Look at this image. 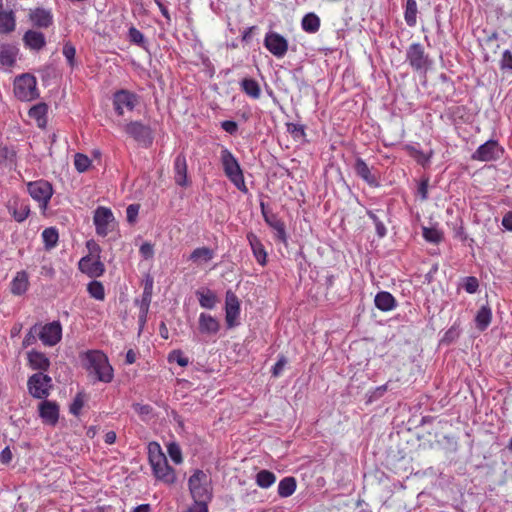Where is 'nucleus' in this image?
<instances>
[{"mask_svg": "<svg viewBox=\"0 0 512 512\" xmlns=\"http://www.w3.org/2000/svg\"><path fill=\"white\" fill-rule=\"evenodd\" d=\"M79 357L83 368L94 382H112L114 369L105 353L100 350H87L82 352Z\"/></svg>", "mask_w": 512, "mask_h": 512, "instance_id": "obj_1", "label": "nucleus"}, {"mask_svg": "<svg viewBox=\"0 0 512 512\" xmlns=\"http://www.w3.org/2000/svg\"><path fill=\"white\" fill-rule=\"evenodd\" d=\"M148 458L152 473L158 481L167 485H172L176 482L175 470L168 464L167 457L158 443L152 442L149 444Z\"/></svg>", "mask_w": 512, "mask_h": 512, "instance_id": "obj_2", "label": "nucleus"}, {"mask_svg": "<svg viewBox=\"0 0 512 512\" xmlns=\"http://www.w3.org/2000/svg\"><path fill=\"white\" fill-rule=\"evenodd\" d=\"M220 160L223 170L228 179L242 192H247L244 176L239 162L235 156L227 148H223L220 152Z\"/></svg>", "mask_w": 512, "mask_h": 512, "instance_id": "obj_3", "label": "nucleus"}, {"mask_svg": "<svg viewBox=\"0 0 512 512\" xmlns=\"http://www.w3.org/2000/svg\"><path fill=\"white\" fill-rule=\"evenodd\" d=\"M14 96L24 102H29L39 97L37 79L29 73L17 76L13 82Z\"/></svg>", "mask_w": 512, "mask_h": 512, "instance_id": "obj_4", "label": "nucleus"}, {"mask_svg": "<svg viewBox=\"0 0 512 512\" xmlns=\"http://www.w3.org/2000/svg\"><path fill=\"white\" fill-rule=\"evenodd\" d=\"M189 490L194 500L210 501L212 494L209 487V479L205 472L196 470L189 478Z\"/></svg>", "mask_w": 512, "mask_h": 512, "instance_id": "obj_5", "label": "nucleus"}, {"mask_svg": "<svg viewBox=\"0 0 512 512\" xmlns=\"http://www.w3.org/2000/svg\"><path fill=\"white\" fill-rule=\"evenodd\" d=\"M52 387V378L43 372L34 373L27 381L28 392L36 399H46Z\"/></svg>", "mask_w": 512, "mask_h": 512, "instance_id": "obj_6", "label": "nucleus"}, {"mask_svg": "<svg viewBox=\"0 0 512 512\" xmlns=\"http://www.w3.org/2000/svg\"><path fill=\"white\" fill-rule=\"evenodd\" d=\"M93 223L95 225L97 235L102 237L107 236L117 227V221L112 210L104 206H99L95 209Z\"/></svg>", "mask_w": 512, "mask_h": 512, "instance_id": "obj_7", "label": "nucleus"}, {"mask_svg": "<svg viewBox=\"0 0 512 512\" xmlns=\"http://www.w3.org/2000/svg\"><path fill=\"white\" fill-rule=\"evenodd\" d=\"M32 332L38 333L40 340L44 345L54 346L62 337V327L60 322H47L44 326L39 327L37 324L31 329Z\"/></svg>", "mask_w": 512, "mask_h": 512, "instance_id": "obj_8", "label": "nucleus"}, {"mask_svg": "<svg viewBox=\"0 0 512 512\" xmlns=\"http://www.w3.org/2000/svg\"><path fill=\"white\" fill-rule=\"evenodd\" d=\"M28 192L39 203L40 208L46 209L53 195V188L48 181L38 180L28 184Z\"/></svg>", "mask_w": 512, "mask_h": 512, "instance_id": "obj_9", "label": "nucleus"}, {"mask_svg": "<svg viewBox=\"0 0 512 512\" xmlns=\"http://www.w3.org/2000/svg\"><path fill=\"white\" fill-rule=\"evenodd\" d=\"M504 149L496 140H488L480 145L472 154V159L481 162H490L502 157Z\"/></svg>", "mask_w": 512, "mask_h": 512, "instance_id": "obj_10", "label": "nucleus"}, {"mask_svg": "<svg viewBox=\"0 0 512 512\" xmlns=\"http://www.w3.org/2000/svg\"><path fill=\"white\" fill-rule=\"evenodd\" d=\"M125 132L145 147H149L153 142L151 128L139 121H132L126 124Z\"/></svg>", "mask_w": 512, "mask_h": 512, "instance_id": "obj_11", "label": "nucleus"}, {"mask_svg": "<svg viewBox=\"0 0 512 512\" xmlns=\"http://www.w3.org/2000/svg\"><path fill=\"white\" fill-rule=\"evenodd\" d=\"M265 48L276 58H283L288 51L287 39L277 32L270 31L264 38Z\"/></svg>", "mask_w": 512, "mask_h": 512, "instance_id": "obj_12", "label": "nucleus"}, {"mask_svg": "<svg viewBox=\"0 0 512 512\" xmlns=\"http://www.w3.org/2000/svg\"><path fill=\"white\" fill-rule=\"evenodd\" d=\"M406 59L410 66L418 71L426 70L430 65L429 57L420 43H413L409 46Z\"/></svg>", "mask_w": 512, "mask_h": 512, "instance_id": "obj_13", "label": "nucleus"}, {"mask_svg": "<svg viewBox=\"0 0 512 512\" xmlns=\"http://www.w3.org/2000/svg\"><path fill=\"white\" fill-rule=\"evenodd\" d=\"M113 104L116 112L123 115L125 110L132 111L137 104V96L127 90H120L114 94Z\"/></svg>", "mask_w": 512, "mask_h": 512, "instance_id": "obj_14", "label": "nucleus"}, {"mask_svg": "<svg viewBox=\"0 0 512 512\" xmlns=\"http://www.w3.org/2000/svg\"><path fill=\"white\" fill-rule=\"evenodd\" d=\"M42 400L38 406L39 416L44 424L55 426L59 420V406L55 401Z\"/></svg>", "mask_w": 512, "mask_h": 512, "instance_id": "obj_15", "label": "nucleus"}, {"mask_svg": "<svg viewBox=\"0 0 512 512\" xmlns=\"http://www.w3.org/2000/svg\"><path fill=\"white\" fill-rule=\"evenodd\" d=\"M81 272L87 274L91 278L100 277L104 271V264L99 260V256L95 259L91 256H85L78 263Z\"/></svg>", "mask_w": 512, "mask_h": 512, "instance_id": "obj_16", "label": "nucleus"}, {"mask_svg": "<svg viewBox=\"0 0 512 512\" xmlns=\"http://www.w3.org/2000/svg\"><path fill=\"white\" fill-rule=\"evenodd\" d=\"M174 179L179 186L186 187L189 185L187 160L184 154H178L174 160Z\"/></svg>", "mask_w": 512, "mask_h": 512, "instance_id": "obj_17", "label": "nucleus"}, {"mask_svg": "<svg viewBox=\"0 0 512 512\" xmlns=\"http://www.w3.org/2000/svg\"><path fill=\"white\" fill-rule=\"evenodd\" d=\"M8 210L13 218L21 223L27 219L30 213L29 205L25 201L14 199L8 204Z\"/></svg>", "mask_w": 512, "mask_h": 512, "instance_id": "obj_18", "label": "nucleus"}, {"mask_svg": "<svg viewBox=\"0 0 512 512\" xmlns=\"http://www.w3.org/2000/svg\"><path fill=\"white\" fill-rule=\"evenodd\" d=\"M17 47L9 44L0 45V68H11L17 58Z\"/></svg>", "mask_w": 512, "mask_h": 512, "instance_id": "obj_19", "label": "nucleus"}, {"mask_svg": "<svg viewBox=\"0 0 512 512\" xmlns=\"http://www.w3.org/2000/svg\"><path fill=\"white\" fill-rule=\"evenodd\" d=\"M247 240L257 262L264 266L266 264L267 253L260 239L252 232L247 234Z\"/></svg>", "mask_w": 512, "mask_h": 512, "instance_id": "obj_20", "label": "nucleus"}, {"mask_svg": "<svg viewBox=\"0 0 512 512\" xmlns=\"http://www.w3.org/2000/svg\"><path fill=\"white\" fill-rule=\"evenodd\" d=\"M32 23L40 28H47L53 23V15L49 10L37 8L30 13Z\"/></svg>", "mask_w": 512, "mask_h": 512, "instance_id": "obj_21", "label": "nucleus"}, {"mask_svg": "<svg viewBox=\"0 0 512 512\" xmlns=\"http://www.w3.org/2000/svg\"><path fill=\"white\" fill-rule=\"evenodd\" d=\"M27 357L29 366L33 370H39V372H43L49 369L50 361L45 354L38 351H30L28 352Z\"/></svg>", "mask_w": 512, "mask_h": 512, "instance_id": "obj_22", "label": "nucleus"}, {"mask_svg": "<svg viewBox=\"0 0 512 512\" xmlns=\"http://www.w3.org/2000/svg\"><path fill=\"white\" fill-rule=\"evenodd\" d=\"M23 41L27 47L36 51L41 50L46 45L44 34L35 30L27 31L24 34Z\"/></svg>", "mask_w": 512, "mask_h": 512, "instance_id": "obj_23", "label": "nucleus"}, {"mask_svg": "<svg viewBox=\"0 0 512 512\" xmlns=\"http://www.w3.org/2000/svg\"><path fill=\"white\" fill-rule=\"evenodd\" d=\"M225 310H226V320H235L239 316V313H240L239 299L230 290L226 292Z\"/></svg>", "mask_w": 512, "mask_h": 512, "instance_id": "obj_24", "label": "nucleus"}, {"mask_svg": "<svg viewBox=\"0 0 512 512\" xmlns=\"http://www.w3.org/2000/svg\"><path fill=\"white\" fill-rule=\"evenodd\" d=\"M193 332L201 340L215 335L219 331V322H198L197 327L192 326Z\"/></svg>", "mask_w": 512, "mask_h": 512, "instance_id": "obj_25", "label": "nucleus"}, {"mask_svg": "<svg viewBox=\"0 0 512 512\" xmlns=\"http://www.w3.org/2000/svg\"><path fill=\"white\" fill-rule=\"evenodd\" d=\"M28 286L29 278L25 271L17 272L10 284L11 292L14 295L24 294L27 291Z\"/></svg>", "mask_w": 512, "mask_h": 512, "instance_id": "obj_26", "label": "nucleus"}, {"mask_svg": "<svg viewBox=\"0 0 512 512\" xmlns=\"http://www.w3.org/2000/svg\"><path fill=\"white\" fill-rule=\"evenodd\" d=\"M374 303L382 311H391L396 307L394 296L386 291L378 292L374 298Z\"/></svg>", "mask_w": 512, "mask_h": 512, "instance_id": "obj_27", "label": "nucleus"}, {"mask_svg": "<svg viewBox=\"0 0 512 512\" xmlns=\"http://www.w3.org/2000/svg\"><path fill=\"white\" fill-rule=\"evenodd\" d=\"M48 106L45 103H39L30 108L28 114L30 118L36 121L39 128H45L47 125Z\"/></svg>", "mask_w": 512, "mask_h": 512, "instance_id": "obj_28", "label": "nucleus"}, {"mask_svg": "<svg viewBox=\"0 0 512 512\" xmlns=\"http://www.w3.org/2000/svg\"><path fill=\"white\" fill-rule=\"evenodd\" d=\"M320 18L314 12L307 13L301 20V28L303 31L309 34H315L320 29Z\"/></svg>", "mask_w": 512, "mask_h": 512, "instance_id": "obj_29", "label": "nucleus"}, {"mask_svg": "<svg viewBox=\"0 0 512 512\" xmlns=\"http://www.w3.org/2000/svg\"><path fill=\"white\" fill-rule=\"evenodd\" d=\"M261 208L266 223L277 232L278 238L284 241L286 238V233L283 222L279 220L275 215L269 216L264 209L263 203H261Z\"/></svg>", "mask_w": 512, "mask_h": 512, "instance_id": "obj_30", "label": "nucleus"}, {"mask_svg": "<svg viewBox=\"0 0 512 512\" xmlns=\"http://www.w3.org/2000/svg\"><path fill=\"white\" fill-rule=\"evenodd\" d=\"M152 286H153L152 280L147 281L145 284L143 294H142V299L139 302V307H140L139 320H142V319L146 318V316H147V311H148V308H149V305L151 302V298H152Z\"/></svg>", "mask_w": 512, "mask_h": 512, "instance_id": "obj_31", "label": "nucleus"}, {"mask_svg": "<svg viewBox=\"0 0 512 512\" xmlns=\"http://www.w3.org/2000/svg\"><path fill=\"white\" fill-rule=\"evenodd\" d=\"M242 91L252 99H259L261 96V89L258 82L251 78H244L240 82Z\"/></svg>", "mask_w": 512, "mask_h": 512, "instance_id": "obj_32", "label": "nucleus"}, {"mask_svg": "<svg viewBox=\"0 0 512 512\" xmlns=\"http://www.w3.org/2000/svg\"><path fill=\"white\" fill-rule=\"evenodd\" d=\"M214 256L213 251L208 247H199L193 250L189 259L197 265H201L212 260Z\"/></svg>", "mask_w": 512, "mask_h": 512, "instance_id": "obj_33", "label": "nucleus"}, {"mask_svg": "<svg viewBox=\"0 0 512 512\" xmlns=\"http://www.w3.org/2000/svg\"><path fill=\"white\" fill-rule=\"evenodd\" d=\"M355 171L359 177H361L365 182L370 185L376 184V178L371 173L370 168L365 163V161L361 158H357L355 162Z\"/></svg>", "mask_w": 512, "mask_h": 512, "instance_id": "obj_34", "label": "nucleus"}, {"mask_svg": "<svg viewBox=\"0 0 512 512\" xmlns=\"http://www.w3.org/2000/svg\"><path fill=\"white\" fill-rule=\"evenodd\" d=\"M296 487L297 483L294 477H285L278 484V495L282 498L290 497L295 492Z\"/></svg>", "mask_w": 512, "mask_h": 512, "instance_id": "obj_35", "label": "nucleus"}, {"mask_svg": "<svg viewBox=\"0 0 512 512\" xmlns=\"http://www.w3.org/2000/svg\"><path fill=\"white\" fill-rule=\"evenodd\" d=\"M199 303L202 307L211 309L216 305V294L210 289H200L196 292Z\"/></svg>", "mask_w": 512, "mask_h": 512, "instance_id": "obj_36", "label": "nucleus"}, {"mask_svg": "<svg viewBox=\"0 0 512 512\" xmlns=\"http://www.w3.org/2000/svg\"><path fill=\"white\" fill-rule=\"evenodd\" d=\"M276 481V476L269 470H261L256 475V483L259 487L267 489Z\"/></svg>", "mask_w": 512, "mask_h": 512, "instance_id": "obj_37", "label": "nucleus"}, {"mask_svg": "<svg viewBox=\"0 0 512 512\" xmlns=\"http://www.w3.org/2000/svg\"><path fill=\"white\" fill-rule=\"evenodd\" d=\"M15 29V19L12 12L2 11L0 13V32L9 33Z\"/></svg>", "mask_w": 512, "mask_h": 512, "instance_id": "obj_38", "label": "nucleus"}, {"mask_svg": "<svg viewBox=\"0 0 512 512\" xmlns=\"http://www.w3.org/2000/svg\"><path fill=\"white\" fill-rule=\"evenodd\" d=\"M427 242L438 244L443 240V232L436 227H424L422 233Z\"/></svg>", "mask_w": 512, "mask_h": 512, "instance_id": "obj_39", "label": "nucleus"}, {"mask_svg": "<svg viewBox=\"0 0 512 512\" xmlns=\"http://www.w3.org/2000/svg\"><path fill=\"white\" fill-rule=\"evenodd\" d=\"M58 238H59L58 231L53 227L46 228L42 232L43 242H44L46 248H48V249H51L56 246V244L58 242Z\"/></svg>", "mask_w": 512, "mask_h": 512, "instance_id": "obj_40", "label": "nucleus"}, {"mask_svg": "<svg viewBox=\"0 0 512 512\" xmlns=\"http://www.w3.org/2000/svg\"><path fill=\"white\" fill-rule=\"evenodd\" d=\"M87 290H88L90 296L93 297L94 299L104 300L105 290H104V286L101 282L96 281V280L91 281L87 286Z\"/></svg>", "mask_w": 512, "mask_h": 512, "instance_id": "obj_41", "label": "nucleus"}, {"mask_svg": "<svg viewBox=\"0 0 512 512\" xmlns=\"http://www.w3.org/2000/svg\"><path fill=\"white\" fill-rule=\"evenodd\" d=\"M417 6L415 0H408L405 11V21L408 26L413 27L416 24Z\"/></svg>", "mask_w": 512, "mask_h": 512, "instance_id": "obj_42", "label": "nucleus"}, {"mask_svg": "<svg viewBox=\"0 0 512 512\" xmlns=\"http://www.w3.org/2000/svg\"><path fill=\"white\" fill-rule=\"evenodd\" d=\"M167 452L169 457L175 464L178 465L183 462L181 448L176 442H171L167 445Z\"/></svg>", "mask_w": 512, "mask_h": 512, "instance_id": "obj_43", "label": "nucleus"}, {"mask_svg": "<svg viewBox=\"0 0 512 512\" xmlns=\"http://www.w3.org/2000/svg\"><path fill=\"white\" fill-rule=\"evenodd\" d=\"M74 165H75L76 170L78 172L82 173L89 169V167L91 165V160L89 159L88 156L81 154V153H77V154H75V157H74Z\"/></svg>", "mask_w": 512, "mask_h": 512, "instance_id": "obj_44", "label": "nucleus"}, {"mask_svg": "<svg viewBox=\"0 0 512 512\" xmlns=\"http://www.w3.org/2000/svg\"><path fill=\"white\" fill-rule=\"evenodd\" d=\"M170 363H177L181 367H186L189 364V359L181 350H173L168 355Z\"/></svg>", "mask_w": 512, "mask_h": 512, "instance_id": "obj_45", "label": "nucleus"}, {"mask_svg": "<svg viewBox=\"0 0 512 512\" xmlns=\"http://www.w3.org/2000/svg\"><path fill=\"white\" fill-rule=\"evenodd\" d=\"M411 155L416 159L418 163L422 166H427L430 163V159L433 155V152L424 153L416 148H410Z\"/></svg>", "mask_w": 512, "mask_h": 512, "instance_id": "obj_46", "label": "nucleus"}, {"mask_svg": "<svg viewBox=\"0 0 512 512\" xmlns=\"http://www.w3.org/2000/svg\"><path fill=\"white\" fill-rule=\"evenodd\" d=\"M62 52L69 64V66L74 67L76 65V61H75L76 49H75L74 45H72L70 42H66L63 46Z\"/></svg>", "mask_w": 512, "mask_h": 512, "instance_id": "obj_47", "label": "nucleus"}, {"mask_svg": "<svg viewBox=\"0 0 512 512\" xmlns=\"http://www.w3.org/2000/svg\"><path fill=\"white\" fill-rule=\"evenodd\" d=\"M128 36H129V39L131 42H133L139 46H144L145 37H144L143 33L140 30H138L137 28L131 27L128 31Z\"/></svg>", "mask_w": 512, "mask_h": 512, "instance_id": "obj_48", "label": "nucleus"}, {"mask_svg": "<svg viewBox=\"0 0 512 512\" xmlns=\"http://www.w3.org/2000/svg\"><path fill=\"white\" fill-rule=\"evenodd\" d=\"M134 410L142 417L143 420H147L152 415V407L148 404L135 403L133 404Z\"/></svg>", "mask_w": 512, "mask_h": 512, "instance_id": "obj_49", "label": "nucleus"}, {"mask_svg": "<svg viewBox=\"0 0 512 512\" xmlns=\"http://www.w3.org/2000/svg\"><path fill=\"white\" fill-rule=\"evenodd\" d=\"M460 335V329L458 325L454 324L448 331L445 332L443 338L441 339L442 343H451L455 339H457Z\"/></svg>", "mask_w": 512, "mask_h": 512, "instance_id": "obj_50", "label": "nucleus"}, {"mask_svg": "<svg viewBox=\"0 0 512 512\" xmlns=\"http://www.w3.org/2000/svg\"><path fill=\"white\" fill-rule=\"evenodd\" d=\"M286 364H287L286 357L283 355L279 356L277 362L272 367V375L274 377H279L282 374L283 369Z\"/></svg>", "mask_w": 512, "mask_h": 512, "instance_id": "obj_51", "label": "nucleus"}, {"mask_svg": "<svg viewBox=\"0 0 512 512\" xmlns=\"http://www.w3.org/2000/svg\"><path fill=\"white\" fill-rule=\"evenodd\" d=\"M479 287L478 280L475 277H466L464 280V289L466 292L473 294Z\"/></svg>", "mask_w": 512, "mask_h": 512, "instance_id": "obj_52", "label": "nucleus"}, {"mask_svg": "<svg viewBox=\"0 0 512 512\" xmlns=\"http://www.w3.org/2000/svg\"><path fill=\"white\" fill-rule=\"evenodd\" d=\"M501 69H509L512 70V52L510 50H505L502 54V58L500 61Z\"/></svg>", "mask_w": 512, "mask_h": 512, "instance_id": "obj_53", "label": "nucleus"}, {"mask_svg": "<svg viewBox=\"0 0 512 512\" xmlns=\"http://www.w3.org/2000/svg\"><path fill=\"white\" fill-rule=\"evenodd\" d=\"M84 401L80 395H77L70 405V413L77 416L83 408Z\"/></svg>", "mask_w": 512, "mask_h": 512, "instance_id": "obj_54", "label": "nucleus"}, {"mask_svg": "<svg viewBox=\"0 0 512 512\" xmlns=\"http://www.w3.org/2000/svg\"><path fill=\"white\" fill-rule=\"evenodd\" d=\"M139 252L144 259H151L154 255L153 245L145 242L140 246Z\"/></svg>", "mask_w": 512, "mask_h": 512, "instance_id": "obj_55", "label": "nucleus"}, {"mask_svg": "<svg viewBox=\"0 0 512 512\" xmlns=\"http://www.w3.org/2000/svg\"><path fill=\"white\" fill-rule=\"evenodd\" d=\"M209 501H197L194 500V503L188 509V512H208V504Z\"/></svg>", "mask_w": 512, "mask_h": 512, "instance_id": "obj_56", "label": "nucleus"}, {"mask_svg": "<svg viewBox=\"0 0 512 512\" xmlns=\"http://www.w3.org/2000/svg\"><path fill=\"white\" fill-rule=\"evenodd\" d=\"M139 213V206L135 204H131L126 209V215L128 222L132 223L135 221L137 215Z\"/></svg>", "mask_w": 512, "mask_h": 512, "instance_id": "obj_57", "label": "nucleus"}, {"mask_svg": "<svg viewBox=\"0 0 512 512\" xmlns=\"http://www.w3.org/2000/svg\"><path fill=\"white\" fill-rule=\"evenodd\" d=\"M221 127L224 131H226L229 134H234L238 130V125L235 121L232 120H226L221 123Z\"/></svg>", "mask_w": 512, "mask_h": 512, "instance_id": "obj_58", "label": "nucleus"}, {"mask_svg": "<svg viewBox=\"0 0 512 512\" xmlns=\"http://www.w3.org/2000/svg\"><path fill=\"white\" fill-rule=\"evenodd\" d=\"M0 460L2 463L7 464L12 460V452L9 447H5L0 453Z\"/></svg>", "mask_w": 512, "mask_h": 512, "instance_id": "obj_59", "label": "nucleus"}, {"mask_svg": "<svg viewBox=\"0 0 512 512\" xmlns=\"http://www.w3.org/2000/svg\"><path fill=\"white\" fill-rule=\"evenodd\" d=\"M502 225L508 231H512V212H507L502 218Z\"/></svg>", "mask_w": 512, "mask_h": 512, "instance_id": "obj_60", "label": "nucleus"}, {"mask_svg": "<svg viewBox=\"0 0 512 512\" xmlns=\"http://www.w3.org/2000/svg\"><path fill=\"white\" fill-rule=\"evenodd\" d=\"M135 361H136V352L132 349H129L126 352L125 363L130 365V364H133Z\"/></svg>", "mask_w": 512, "mask_h": 512, "instance_id": "obj_61", "label": "nucleus"}, {"mask_svg": "<svg viewBox=\"0 0 512 512\" xmlns=\"http://www.w3.org/2000/svg\"><path fill=\"white\" fill-rule=\"evenodd\" d=\"M375 228H376V233L379 237L382 238L386 235L387 230L382 221L377 222V224H375Z\"/></svg>", "mask_w": 512, "mask_h": 512, "instance_id": "obj_62", "label": "nucleus"}, {"mask_svg": "<svg viewBox=\"0 0 512 512\" xmlns=\"http://www.w3.org/2000/svg\"><path fill=\"white\" fill-rule=\"evenodd\" d=\"M104 441L106 444H114L116 441V433L114 431H109L105 434Z\"/></svg>", "mask_w": 512, "mask_h": 512, "instance_id": "obj_63", "label": "nucleus"}, {"mask_svg": "<svg viewBox=\"0 0 512 512\" xmlns=\"http://www.w3.org/2000/svg\"><path fill=\"white\" fill-rule=\"evenodd\" d=\"M151 508L149 504H141L133 509V512H150Z\"/></svg>", "mask_w": 512, "mask_h": 512, "instance_id": "obj_64", "label": "nucleus"}]
</instances>
